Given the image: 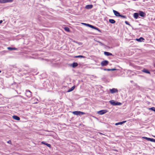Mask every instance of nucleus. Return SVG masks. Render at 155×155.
<instances>
[{
    "label": "nucleus",
    "mask_w": 155,
    "mask_h": 155,
    "mask_svg": "<svg viewBox=\"0 0 155 155\" xmlns=\"http://www.w3.org/2000/svg\"><path fill=\"white\" fill-rule=\"evenodd\" d=\"M110 103L113 105L115 106L117 105H121L122 104L119 102H116L115 101L113 100H111L109 101Z\"/></svg>",
    "instance_id": "f257e3e1"
},
{
    "label": "nucleus",
    "mask_w": 155,
    "mask_h": 155,
    "mask_svg": "<svg viewBox=\"0 0 155 155\" xmlns=\"http://www.w3.org/2000/svg\"><path fill=\"white\" fill-rule=\"evenodd\" d=\"M72 113L74 114L77 115H81L85 114V113L80 111H73L72 112Z\"/></svg>",
    "instance_id": "f03ea898"
},
{
    "label": "nucleus",
    "mask_w": 155,
    "mask_h": 155,
    "mask_svg": "<svg viewBox=\"0 0 155 155\" xmlns=\"http://www.w3.org/2000/svg\"><path fill=\"white\" fill-rule=\"evenodd\" d=\"M109 63V62L106 60H104L102 61L101 63V66H107Z\"/></svg>",
    "instance_id": "7ed1b4c3"
},
{
    "label": "nucleus",
    "mask_w": 155,
    "mask_h": 155,
    "mask_svg": "<svg viewBox=\"0 0 155 155\" xmlns=\"http://www.w3.org/2000/svg\"><path fill=\"white\" fill-rule=\"evenodd\" d=\"M106 110H102L97 112V113L100 115H102L107 112Z\"/></svg>",
    "instance_id": "20e7f679"
},
{
    "label": "nucleus",
    "mask_w": 155,
    "mask_h": 155,
    "mask_svg": "<svg viewBox=\"0 0 155 155\" xmlns=\"http://www.w3.org/2000/svg\"><path fill=\"white\" fill-rule=\"evenodd\" d=\"M12 1V0H0V3H4L6 2H11Z\"/></svg>",
    "instance_id": "39448f33"
},
{
    "label": "nucleus",
    "mask_w": 155,
    "mask_h": 155,
    "mask_svg": "<svg viewBox=\"0 0 155 155\" xmlns=\"http://www.w3.org/2000/svg\"><path fill=\"white\" fill-rule=\"evenodd\" d=\"M110 91L111 93L112 94L118 92L117 89L116 88L110 89Z\"/></svg>",
    "instance_id": "423d86ee"
},
{
    "label": "nucleus",
    "mask_w": 155,
    "mask_h": 155,
    "mask_svg": "<svg viewBox=\"0 0 155 155\" xmlns=\"http://www.w3.org/2000/svg\"><path fill=\"white\" fill-rule=\"evenodd\" d=\"M113 12L114 15L117 16H119L120 15L119 12L115 10H113Z\"/></svg>",
    "instance_id": "0eeeda50"
},
{
    "label": "nucleus",
    "mask_w": 155,
    "mask_h": 155,
    "mask_svg": "<svg viewBox=\"0 0 155 155\" xmlns=\"http://www.w3.org/2000/svg\"><path fill=\"white\" fill-rule=\"evenodd\" d=\"M126 122V121L125 120V121H124L121 122L117 123H115V125H116V126L119 125H122L123 124Z\"/></svg>",
    "instance_id": "6e6552de"
},
{
    "label": "nucleus",
    "mask_w": 155,
    "mask_h": 155,
    "mask_svg": "<svg viewBox=\"0 0 155 155\" xmlns=\"http://www.w3.org/2000/svg\"><path fill=\"white\" fill-rule=\"evenodd\" d=\"M90 28H92L94 29H95L98 31H99L100 32H101V30L100 29H99L97 28L94 27L91 25V26Z\"/></svg>",
    "instance_id": "1a4fd4ad"
},
{
    "label": "nucleus",
    "mask_w": 155,
    "mask_h": 155,
    "mask_svg": "<svg viewBox=\"0 0 155 155\" xmlns=\"http://www.w3.org/2000/svg\"><path fill=\"white\" fill-rule=\"evenodd\" d=\"M93 7V5H89L86 6L85 8L87 9H89Z\"/></svg>",
    "instance_id": "9d476101"
},
{
    "label": "nucleus",
    "mask_w": 155,
    "mask_h": 155,
    "mask_svg": "<svg viewBox=\"0 0 155 155\" xmlns=\"http://www.w3.org/2000/svg\"><path fill=\"white\" fill-rule=\"evenodd\" d=\"M139 15L140 16L142 17H143L145 15L144 13L141 11L139 12Z\"/></svg>",
    "instance_id": "9b49d317"
},
{
    "label": "nucleus",
    "mask_w": 155,
    "mask_h": 155,
    "mask_svg": "<svg viewBox=\"0 0 155 155\" xmlns=\"http://www.w3.org/2000/svg\"><path fill=\"white\" fill-rule=\"evenodd\" d=\"M12 117L15 120H19L20 119V118L18 117L17 116H15V115L13 116H12Z\"/></svg>",
    "instance_id": "f8f14e48"
},
{
    "label": "nucleus",
    "mask_w": 155,
    "mask_h": 155,
    "mask_svg": "<svg viewBox=\"0 0 155 155\" xmlns=\"http://www.w3.org/2000/svg\"><path fill=\"white\" fill-rule=\"evenodd\" d=\"M144 38L142 37H140L139 38H137L136 39V40L139 42H141L142 41L144 40Z\"/></svg>",
    "instance_id": "ddd939ff"
},
{
    "label": "nucleus",
    "mask_w": 155,
    "mask_h": 155,
    "mask_svg": "<svg viewBox=\"0 0 155 155\" xmlns=\"http://www.w3.org/2000/svg\"><path fill=\"white\" fill-rule=\"evenodd\" d=\"M104 54L107 56H109V55H112V54L110 53H109L108 52H104Z\"/></svg>",
    "instance_id": "4468645a"
},
{
    "label": "nucleus",
    "mask_w": 155,
    "mask_h": 155,
    "mask_svg": "<svg viewBox=\"0 0 155 155\" xmlns=\"http://www.w3.org/2000/svg\"><path fill=\"white\" fill-rule=\"evenodd\" d=\"M75 87V86H73L71 88L69 89L68 91L67 92H71V91H72L73 90H74V89Z\"/></svg>",
    "instance_id": "2eb2a0df"
},
{
    "label": "nucleus",
    "mask_w": 155,
    "mask_h": 155,
    "mask_svg": "<svg viewBox=\"0 0 155 155\" xmlns=\"http://www.w3.org/2000/svg\"><path fill=\"white\" fill-rule=\"evenodd\" d=\"M138 15H139L138 13H134V17L135 18L137 19L138 18Z\"/></svg>",
    "instance_id": "dca6fc26"
},
{
    "label": "nucleus",
    "mask_w": 155,
    "mask_h": 155,
    "mask_svg": "<svg viewBox=\"0 0 155 155\" xmlns=\"http://www.w3.org/2000/svg\"><path fill=\"white\" fill-rule=\"evenodd\" d=\"M9 50H17V49L16 48H11L10 47H8L7 48Z\"/></svg>",
    "instance_id": "f3484780"
},
{
    "label": "nucleus",
    "mask_w": 155,
    "mask_h": 155,
    "mask_svg": "<svg viewBox=\"0 0 155 155\" xmlns=\"http://www.w3.org/2000/svg\"><path fill=\"white\" fill-rule=\"evenodd\" d=\"M142 138L143 139H146L148 141H151V138H148V137H142Z\"/></svg>",
    "instance_id": "a211bd4d"
},
{
    "label": "nucleus",
    "mask_w": 155,
    "mask_h": 155,
    "mask_svg": "<svg viewBox=\"0 0 155 155\" xmlns=\"http://www.w3.org/2000/svg\"><path fill=\"white\" fill-rule=\"evenodd\" d=\"M142 71L146 73L150 74V72L147 70L145 69H144Z\"/></svg>",
    "instance_id": "6ab92c4d"
},
{
    "label": "nucleus",
    "mask_w": 155,
    "mask_h": 155,
    "mask_svg": "<svg viewBox=\"0 0 155 155\" xmlns=\"http://www.w3.org/2000/svg\"><path fill=\"white\" fill-rule=\"evenodd\" d=\"M109 21L112 24H114L115 23V21L113 19H110L109 20Z\"/></svg>",
    "instance_id": "aec40b11"
},
{
    "label": "nucleus",
    "mask_w": 155,
    "mask_h": 155,
    "mask_svg": "<svg viewBox=\"0 0 155 155\" xmlns=\"http://www.w3.org/2000/svg\"><path fill=\"white\" fill-rule=\"evenodd\" d=\"M78 65V64L76 62H74L72 64V67L73 68H74V67H76Z\"/></svg>",
    "instance_id": "412c9836"
},
{
    "label": "nucleus",
    "mask_w": 155,
    "mask_h": 155,
    "mask_svg": "<svg viewBox=\"0 0 155 155\" xmlns=\"http://www.w3.org/2000/svg\"><path fill=\"white\" fill-rule=\"evenodd\" d=\"M64 29L65 31L68 32H70V30L69 28L68 27H65Z\"/></svg>",
    "instance_id": "4be33fe9"
},
{
    "label": "nucleus",
    "mask_w": 155,
    "mask_h": 155,
    "mask_svg": "<svg viewBox=\"0 0 155 155\" xmlns=\"http://www.w3.org/2000/svg\"><path fill=\"white\" fill-rule=\"evenodd\" d=\"M81 24H82V25H84L87 26H88V27H90V26H91V25H90V24H86V23H81Z\"/></svg>",
    "instance_id": "5701e85b"
},
{
    "label": "nucleus",
    "mask_w": 155,
    "mask_h": 155,
    "mask_svg": "<svg viewBox=\"0 0 155 155\" xmlns=\"http://www.w3.org/2000/svg\"><path fill=\"white\" fill-rule=\"evenodd\" d=\"M75 57L76 58H85V57L84 56H82V55L77 56H76Z\"/></svg>",
    "instance_id": "b1692460"
},
{
    "label": "nucleus",
    "mask_w": 155,
    "mask_h": 155,
    "mask_svg": "<svg viewBox=\"0 0 155 155\" xmlns=\"http://www.w3.org/2000/svg\"><path fill=\"white\" fill-rule=\"evenodd\" d=\"M149 110H151L155 112V108L154 107H152L150 108H149Z\"/></svg>",
    "instance_id": "393cba45"
},
{
    "label": "nucleus",
    "mask_w": 155,
    "mask_h": 155,
    "mask_svg": "<svg viewBox=\"0 0 155 155\" xmlns=\"http://www.w3.org/2000/svg\"><path fill=\"white\" fill-rule=\"evenodd\" d=\"M45 145L49 147H51V145L49 144L46 143Z\"/></svg>",
    "instance_id": "a878e982"
},
{
    "label": "nucleus",
    "mask_w": 155,
    "mask_h": 155,
    "mask_svg": "<svg viewBox=\"0 0 155 155\" xmlns=\"http://www.w3.org/2000/svg\"><path fill=\"white\" fill-rule=\"evenodd\" d=\"M151 140L150 141L152 142H154L155 143V139H153V138H151Z\"/></svg>",
    "instance_id": "bb28decb"
},
{
    "label": "nucleus",
    "mask_w": 155,
    "mask_h": 155,
    "mask_svg": "<svg viewBox=\"0 0 155 155\" xmlns=\"http://www.w3.org/2000/svg\"><path fill=\"white\" fill-rule=\"evenodd\" d=\"M97 42L100 44V45H104V44L103 43H102L101 42H100V41H98Z\"/></svg>",
    "instance_id": "cd10ccee"
},
{
    "label": "nucleus",
    "mask_w": 155,
    "mask_h": 155,
    "mask_svg": "<svg viewBox=\"0 0 155 155\" xmlns=\"http://www.w3.org/2000/svg\"><path fill=\"white\" fill-rule=\"evenodd\" d=\"M104 71H110V69H107L105 68V69H104Z\"/></svg>",
    "instance_id": "c85d7f7f"
},
{
    "label": "nucleus",
    "mask_w": 155,
    "mask_h": 155,
    "mask_svg": "<svg viewBox=\"0 0 155 155\" xmlns=\"http://www.w3.org/2000/svg\"><path fill=\"white\" fill-rule=\"evenodd\" d=\"M116 70V69H115V68H113V69H110V71H115V70Z\"/></svg>",
    "instance_id": "c756f323"
},
{
    "label": "nucleus",
    "mask_w": 155,
    "mask_h": 155,
    "mask_svg": "<svg viewBox=\"0 0 155 155\" xmlns=\"http://www.w3.org/2000/svg\"><path fill=\"white\" fill-rule=\"evenodd\" d=\"M120 16L122 18H126V17L124 15H120V16Z\"/></svg>",
    "instance_id": "7c9ffc66"
},
{
    "label": "nucleus",
    "mask_w": 155,
    "mask_h": 155,
    "mask_svg": "<svg viewBox=\"0 0 155 155\" xmlns=\"http://www.w3.org/2000/svg\"><path fill=\"white\" fill-rule=\"evenodd\" d=\"M125 23H126V24L127 25H130L129 24V23H128V22L127 21H125Z\"/></svg>",
    "instance_id": "2f4dec72"
},
{
    "label": "nucleus",
    "mask_w": 155,
    "mask_h": 155,
    "mask_svg": "<svg viewBox=\"0 0 155 155\" xmlns=\"http://www.w3.org/2000/svg\"><path fill=\"white\" fill-rule=\"evenodd\" d=\"M11 143V140H9L8 141V143Z\"/></svg>",
    "instance_id": "473e14b6"
},
{
    "label": "nucleus",
    "mask_w": 155,
    "mask_h": 155,
    "mask_svg": "<svg viewBox=\"0 0 155 155\" xmlns=\"http://www.w3.org/2000/svg\"><path fill=\"white\" fill-rule=\"evenodd\" d=\"M41 143H42V144H45H45H46V143H45L44 142V141H42V142H41Z\"/></svg>",
    "instance_id": "72a5a7b5"
},
{
    "label": "nucleus",
    "mask_w": 155,
    "mask_h": 155,
    "mask_svg": "<svg viewBox=\"0 0 155 155\" xmlns=\"http://www.w3.org/2000/svg\"><path fill=\"white\" fill-rule=\"evenodd\" d=\"M2 20H0V24L2 23Z\"/></svg>",
    "instance_id": "f704fd0d"
},
{
    "label": "nucleus",
    "mask_w": 155,
    "mask_h": 155,
    "mask_svg": "<svg viewBox=\"0 0 155 155\" xmlns=\"http://www.w3.org/2000/svg\"><path fill=\"white\" fill-rule=\"evenodd\" d=\"M28 92L30 94V96H31V93L30 92V91H28Z\"/></svg>",
    "instance_id": "c9c22d12"
},
{
    "label": "nucleus",
    "mask_w": 155,
    "mask_h": 155,
    "mask_svg": "<svg viewBox=\"0 0 155 155\" xmlns=\"http://www.w3.org/2000/svg\"><path fill=\"white\" fill-rule=\"evenodd\" d=\"M82 44V43H80V44H79V45H81Z\"/></svg>",
    "instance_id": "e433bc0d"
},
{
    "label": "nucleus",
    "mask_w": 155,
    "mask_h": 155,
    "mask_svg": "<svg viewBox=\"0 0 155 155\" xmlns=\"http://www.w3.org/2000/svg\"><path fill=\"white\" fill-rule=\"evenodd\" d=\"M153 136V137H155V136Z\"/></svg>",
    "instance_id": "4c0bfd02"
},
{
    "label": "nucleus",
    "mask_w": 155,
    "mask_h": 155,
    "mask_svg": "<svg viewBox=\"0 0 155 155\" xmlns=\"http://www.w3.org/2000/svg\"><path fill=\"white\" fill-rule=\"evenodd\" d=\"M1 72V71H0V73Z\"/></svg>",
    "instance_id": "58836bf2"
}]
</instances>
